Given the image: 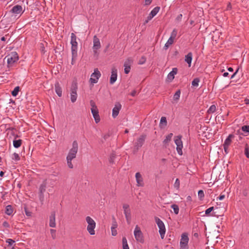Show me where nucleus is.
Segmentation results:
<instances>
[{
    "mask_svg": "<svg viewBox=\"0 0 249 249\" xmlns=\"http://www.w3.org/2000/svg\"><path fill=\"white\" fill-rule=\"evenodd\" d=\"M178 69L176 68H174L172 69V71L168 74L166 80L170 82H171L175 78V75L177 73Z\"/></svg>",
    "mask_w": 249,
    "mask_h": 249,
    "instance_id": "obj_18",
    "label": "nucleus"
},
{
    "mask_svg": "<svg viewBox=\"0 0 249 249\" xmlns=\"http://www.w3.org/2000/svg\"><path fill=\"white\" fill-rule=\"evenodd\" d=\"M228 75H229V73L227 72H224L223 74V76H224V77H227L228 76Z\"/></svg>",
    "mask_w": 249,
    "mask_h": 249,
    "instance_id": "obj_61",
    "label": "nucleus"
},
{
    "mask_svg": "<svg viewBox=\"0 0 249 249\" xmlns=\"http://www.w3.org/2000/svg\"><path fill=\"white\" fill-rule=\"evenodd\" d=\"M181 136H177L174 137L175 142L177 145V151L179 155H182L183 144L181 141Z\"/></svg>",
    "mask_w": 249,
    "mask_h": 249,
    "instance_id": "obj_7",
    "label": "nucleus"
},
{
    "mask_svg": "<svg viewBox=\"0 0 249 249\" xmlns=\"http://www.w3.org/2000/svg\"><path fill=\"white\" fill-rule=\"evenodd\" d=\"M146 61V58L142 56V58L140 59V61H139V64H143V63H145Z\"/></svg>",
    "mask_w": 249,
    "mask_h": 249,
    "instance_id": "obj_48",
    "label": "nucleus"
},
{
    "mask_svg": "<svg viewBox=\"0 0 249 249\" xmlns=\"http://www.w3.org/2000/svg\"><path fill=\"white\" fill-rule=\"evenodd\" d=\"M90 105L91 107V110L98 109L97 107L95 104V103L93 100L90 101Z\"/></svg>",
    "mask_w": 249,
    "mask_h": 249,
    "instance_id": "obj_41",
    "label": "nucleus"
},
{
    "mask_svg": "<svg viewBox=\"0 0 249 249\" xmlns=\"http://www.w3.org/2000/svg\"><path fill=\"white\" fill-rule=\"evenodd\" d=\"M117 227V223H116V222H114L113 223V224H112V226L111 228H112V229H116Z\"/></svg>",
    "mask_w": 249,
    "mask_h": 249,
    "instance_id": "obj_55",
    "label": "nucleus"
},
{
    "mask_svg": "<svg viewBox=\"0 0 249 249\" xmlns=\"http://www.w3.org/2000/svg\"><path fill=\"white\" fill-rule=\"evenodd\" d=\"M224 146V149L225 152L226 153H228L229 152V146Z\"/></svg>",
    "mask_w": 249,
    "mask_h": 249,
    "instance_id": "obj_57",
    "label": "nucleus"
},
{
    "mask_svg": "<svg viewBox=\"0 0 249 249\" xmlns=\"http://www.w3.org/2000/svg\"><path fill=\"white\" fill-rule=\"evenodd\" d=\"M50 232L51 234V236L53 239H55L56 238V231L53 229H51L50 230Z\"/></svg>",
    "mask_w": 249,
    "mask_h": 249,
    "instance_id": "obj_45",
    "label": "nucleus"
},
{
    "mask_svg": "<svg viewBox=\"0 0 249 249\" xmlns=\"http://www.w3.org/2000/svg\"><path fill=\"white\" fill-rule=\"evenodd\" d=\"M72 160L71 159L66 158L67 166L70 169H72L73 168V165L72 163Z\"/></svg>",
    "mask_w": 249,
    "mask_h": 249,
    "instance_id": "obj_33",
    "label": "nucleus"
},
{
    "mask_svg": "<svg viewBox=\"0 0 249 249\" xmlns=\"http://www.w3.org/2000/svg\"><path fill=\"white\" fill-rule=\"evenodd\" d=\"M174 39L169 37L167 42L165 43L163 48L165 50H167L170 45L173 44L174 42Z\"/></svg>",
    "mask_w": 249,
    "mask_h": 249,
    "instance_id": "obj_27",
    "label": "nucleus"
},
{
    "mask_svg": "<svg viewBox=\"0 0 249 249\" xmlns=\"http://www.w3.org/2000/svg\"><path fill=\"white\" fill-rule=\"evenodd\" d=\"M167 124L166 118L165 117H162L160 119V125L161 126H165Z\"/></svg>",
    "mask_w": 249,
    "mask_h": 249,
    "instance_id": "obj_28",
    "label": "nucleus"
},
{
    "mask_svg": "<svg viewBox=\"0 0 249 249\" xmlns=\"http://www.w3.org/2000/svg\"><path fill=\"white\" fill-rule=\"evenodd\" d=\"M22 141L21 140H14L13 141V145L15 148H18L21 144Z\"/></svg>",
    "mask_w": 249,
    "mask_h": 249,
    "instance_id": "obj_31",
    "label": "nucleus"
},
{
    "mask_svg": "<svg viewBox=\"0 0 249 249\" xmlns=\"http://www.w3.org/2000/svg\"><path fill=\"white\" fill-rule=\"evenodd\" d=\"M213 210V207H210L205 211V214L208 215Z\"/></svg>",
    "mask_w": 249,
    "mask_h": 249,
    "instance_id": "obj_47",
    "label": "nucleus"
},
{
    "mask_svg": "<svg viewBox=\"0 0 249 249\" xmlns=\"http://www.w3.org/2000/svg\"><path fill=\"white\" fill-rule=\"evenodd\" d=\"M199 82V79L198 78H195L192 82V86L194 87H197Z\"/></svg>",
    "mask_w": 249,
    "mask_h": 249,
    "instance_id": "obj_39",
    "label": "nucleus"
},
{
    "mask_svg": "<svg viewBox=\"0 0 249 249\" xmlns=\"http://www.w3.org/2000/svg\"><path fill=\"white\" fill-rule=\"evenodd\" d=\"M77 84L76 83H73L71 86L70 93L71 101L72 103H74L77 100Z\"/></svg>",
    "mask_w": 249,
    "mask_h": 249,
    "instance_id": "obj_9",
    "label": "nucleus"
},
{
    "mask_svg": "<svg viewBox=\"0 0 249 249\" xmlns=\"http://www.w3.org/2000/svg\"><path fill=\"white\" fill-rule=\"evenodd\" d=\"M12 158L17 161L19 160L20 159L18 154L16 153H14L12 155Z\"/></svg>",
    "mask_w": 249,
    "mask_h": 249,
    "instance_id": "obj_42",
    "label": "nucleus"
},
{
    "mask_svg": "<svg viewBox=\"0 0 249 249\" xmlns=\"http://www.w3.org/2000/svg\"><path fill=\"white\" fill-rule=\"evenodd\" d=\"M6 213L8 215H11L13 213V209L11 206L8 205L6 207Z\"/></svg>",
    "mask_w": 249,
    "mask_h": 249,
    "instance_id": "obj_32",
    "label": "nucleus"
},
{
    "mask_svg": "<svg viewBox=\"0 0 249 249\" xmlns=\"http://www.w3.org/2000/svg\"><path fill=\"white\" fill-rule=\"evenodd\" d=\"M117 79V70L115 68H112L111 70V75L110 78V83L113 84Z\"/></svg>",
    "mask_w": 249,
    "mask_h": 249,
    "instance_id": "obj_16",
    "label": "nucleus"
},
{
    "mask_svg": "<svg viewBox=\"0 0 249 249\" xmlns=\"http://www.w3.org/2000/svg\"><path fill=\"white\" fill-rule=\"evenodd\" d=\"M160 9V8L159 7H156L151 11L150 14L154 17L157 14Z\"/></svg>",
    "mask_w": 249,
    "mask_h": 249,
    "instance_id": "obj_30",
    "label": "nucleus"
},
{
    "mask_svg": "<svg viewBox=\"0 0 249 249\" xmlns=\"http://www.w3.org/2000/svg\"><path fill=\"white\" fill-rule=\"evenodd\" d=\"M3 175H4V172L3 171H1L0 172V177H3Z\"/></svg>",
    "mask_w": 249,
    "mask_h": 249,
    "instance_id": "obj_62",
    "label": "nucleus"
},
{
    "mask_svg": "<svg viewBox=\"0 0 249 249\" xmlns=\"http://www.w3.org/2000/svg\"><path fill=\"white\" fill-rule=\"evenodd\" d=\"M19 91V87L18 86V87H15V89H14V90L12 92V95L13 96H16L18 95Z\"/></svg>",
    "mask_w": 249,
    "mask_h": 249,
    "instance_id": "obj_36",
    "label": "nucleus"
},
{
    "mask_svg": "<svg viewBox=\"0 0 249 249\" xmlns=\"http://www.w3.org/2000/svg\"><path fill=\"white\" fill-rule=\"evenodd\" d=\"M115 156L114 154H112L110 156V158H109V161L111 163H113V160L115 158Z\"/></svg>",
    "mask_w": 249,
    "mask_h": 249,
    "instance_id": "obj_51",
    "label": "nucleus"
},
{
    "mask_svg": "<svg viewBox=\"0 0 249 249\" xmlns=\"http://www.w3.org/2000/svg\"><path fill=\"white\" fill-rule=\"evenodd\" d=\"M111 233L113 236H116L117 235V232L116 229H113L111 228Z\"/></svg>",
    "mask_w": 249,
    "mask_h": 249,
    "instance_id": "obj_50",
    "label": "nucleus"
},
{
    "mask_svg": "<svg viewBox=\"0 0 249 249\" xmlns=\"http://www.w3.org/2000/svg\"><path fill=\"white\" fill-rule=\"evenodd\" d=\"M137 92L135 90H134L131 93V95L132 96H135L136 95Z\"/></svg>",
    "mask_w": 249,
    "mask_h": 249,
    "instance_id": "obj_59",
    "label": "nucleus"
},
{
    "mask_svg": "<svg viewBox=\"0 0 249 249\" xmlns=\"http://www.w3.org/2000/svg\"><path fill=\"white\" fill-rule=\"evenodd\" d=\"M101 76L100 71L97 68L94 70V72L91 74L89 82L92 85H94L98 82L99 79Z\"/></svg>",
    "mask_w": 249,
    "mask_h": 249,
    "instance_id": "obj_6",
    "label": "nucleus"
},
{
    "mask_svg": "<svg viewBox=\"0 0 249 249\" xmlns=\"http://www.w3.org/2000/svg\"><path fill=\"white\" fill-rule=\"evenodd\" d=\"M123 242V249H129L126 238L125 237H123L122 239Z\"/></svg>",
    "mask_w": 249,
    "mask_h": 249,
    "instance_id": "obj_29",
    "label": "nucleus"
},
{
    "mask_svg": "<svg viewBox=\"0 0 249 249\" xmlns=\"http://www.w3.org/2000/svg\"><path fill=\"white\" fill-rule=\"evenodd\" d=\"M238 71V69L236 71L231 75V79H232L233 78V77L235 76V75L236 74V73H237Z\"/></svg>",
    "mask_w": 249,
    "mask_h": 249,
    "instance_id": "obj_60",
    "label": "nucleus"
},
{
    "mask_svg": "<svg viewBox=\"0 0 249 249\" xmlns=\"http://www.w3.org/2000/svg\"><path fill=\"white\" fill-rule=\"evenodd\" d=\"M225 196L224 195H220V196L218 197V199L219 200H222L225 198Z\"/></svg>",
    "mask_w": 249,
    "mask_h": 249,
    "instance_id": "obj_58",
    "label": "nucleus"
},
{
    "mask_svg": "<svg viewBox=\"0 0 249 249\" xmlns=\"http://www.w3.org/2000/svg\"><path fill=\"white\" fill-rule=\"evenodd\" d=\"M91 111L94 118L96 123H99L100 121V118L99 115L98 109H91Z\"/></svg>",
    "mask_w": 249,
    "mask_h": 249,
    "instance_id": "obj_22",
    "label": "nucleus"
},
{
    "mask_svg": "<svg viewBox=\"0 0 249 249\" xmlns=\"http://www.w3.org/2000/svg\"><path fill=\"white\" fill-rule=\"evenodd\" d=\"M121 108L122 105L120 103L117 102L115 103L114 107L112 109V116L113 118H115L118 115L119 111L121 110Z\"/></svg>",
    "mask_w": 249,
    "mask_h": 249,
    "instance_id": "obj_13",
    "label": "nucleus"
},
{
    "mask_svg": "<svg viewBox=\"0 0 249 249\" xmlns=\"http://www.w3.org/2000/svg\"><path fill=\"white\" fill-rule=\"evenodd\" d=\"M6 242L7 243H8L9 245L11 246L15 242V241L14 240H13L12 239H8L6 240Z\"/></svg>",
    "mask_w": 249,
    "mask_h": 249,
    "instance_id": "obj_49",
    "label": "nucleus"
},
{
    "mask_svg": "<svg viewBox=\"0 0 249 249\" xmlns=\"http://www.w3.org/2000/svg\"><path fill=\"white\" fill-rule=\"evenodd\" d=\"M145 139V136L144 135L141 136L137 140L135 143V148L136 150H138L143 145Z\"/></svg>",
    "mask_w": 249,
    "mask_h": 249,
    "instance_id": "obj_15",
    "label": "nucleus"
},
{
    "mask_svg": "<svg viewBox=\"0 0 249 249\" xmlns=\"http://www.w3.org/2000/svg\"><path fill=\"white\" fill-rule=\"evenodd\" d=\"M3 226L4 227L9 228V224L6 221H5L3 223Z\"/></svg>",
    "mask_w": 249,
    "mask_h": 249,
    "instance_id": "obj_54",
    "label": "nucleus"
},
{
    "mask_svg": "<svg viewBox=\"0 0 249 249\" xmlns=\"http://www.w3.org/2000/svg\"><path fill=\"white\" fill-rule=\"evenodd\" d=\"M246 104L249 106V100H246Z\"/></svg>",
    "mask_w": 249,
    "mask_h": 249,
    "instance_id": "obj_64",
    "label": "nucleus"
},
{
    "mask_svg": "<svg viewBox=\"0 0 249 249\" xmlns=\"http://www.w3.org/2000/svg\"><path fill=\"white\" fill-rule=\"evenodd\" d=\"M182 14H179L178 16V17H177L176 18V20L179 21L181 20V18H182Z\"/></svg>",
    "mask_w": 249,
    "mask_h": 249,
    "instance_id": "obj_53",
    "label": "nucleus"
},
{
    "mask_svg": "<svg viewBox=\"0 0 249 249\" xmlns=\"http://www.w3.org/2000/svg\"><path fill=\"white\" fill-rule=\"evenodd\" d=\"M173 134L170 133L168 135H167L164 140L163 141V142L164 144L166 146L167 145H168L169 142L171 141L172 138L173 137Z\"/></svg>",
    "mask_w": 249,
    "mask_h": 249,
    "instance_id": "obj_25",
    "label": "nucleus"
},
{
    "mask_svg": "<svg viewBox=\"0 0 249 249\" xmlns=\"http://www.w3.org/2000/svg\"><path fill=\"white\" fill-rule=\"evenodd\" d=\"M135 178L137 182V185L138 186L142 187L144 186V183L143 181V178L141 174L138 172L135 174Z\"/></svg>",
    "mask_w": 249,
    "mask_h": 249,
    "instance_id": "obj_17",
    "label": "nucleus"
},
{
    "mask_svg": "<svg viewBox=\"0 0 249 249\" xmlns=\"http://www.w3.org/2000/svg\"><path fill=\"white\" fill-rule=\"evenodd\" d=\"M245 154L247 158H249V147L247 144L245 145Z\"/></svg>",
    "mask_w": 249,
    "mask_h": 249,
    "instance_id": "obj_40",
    "label": "nucleus"
},
{
    "mask_svg": "<svg viewBox=\"0 0 249 249\" xmlns=\"http://www.w3.org/2000/svg\"><path fill=\"white\" fill-rule=\"evenodd\" d=\"M93 50L95 53H96L97 50L101 48V43L99 39L96 36H94L93 39Z\"/></svg>",
    "mask_w": 249,
    "mask_h": 249,
    "instance_id": "obj_12",
    "label": "nucleus"
},
{
    "mask_svg": "<svg viewBox=\"0 0 249 249\" xmlns=\"http://www.w3.org/2000/svg\"><path fill=\"white\" fill-rule=\"evenodd\" d=\"M153 18V17L152 16H151L150 14L149 15H148V16L147 17V19L145 21V22L146 23H147L149 20H150L152 18Z\"/></svg>",
    "mask_w": 249,
    "mask_h": 249,
    "instance_id": "obj_52",
    "label": "nucleus"
},
{
    "mask_svg": "<svg viewBox=\"0 0 249 249\" xmlns=\"http://www.w3.org/2000/svg\"><path fill=\"white\" fill-rule=\"evenodd\" d=\"M216 110V106L215 105H212L207 111L209 114L214 112Z\"/></svg>",
    "mask_w": 249,
    "mask_h": 249,
    "instance_id": "obj_35",
    "label": "nucleus"
},
{
    "mask_svg": "<svg viewBox=\"0 0 249 249\" xmlns=\"http://www.w3.org/2000/svg\"><path fill=\"white\" fill-rule=\"evenodd\" d=\"M241 129L244 132H249V125H243Z\"/></svg>",
    "mask_w": 249,
    "mask_h": 249,
    "instance_id": "obj_43",
    "label": "nucleus"
},
{
    "mask_svg": "<svg viewBox=\"0 0 249 249\" xmlns=\"http://www.w3.org/2000/svg\"><path fill=\"white\" fill-rule=\"evenodd\" d=\"M4 59L7 61L8 67H13L14 64L18 60V56L16 52H13L7 55L5 57Z\"/></svg>",
    "mask_w": 249,
    "mask_h": 249,
    "instance_id": "obj_3",
    "label": "nucleus"
},
{
    "mask_svg": "<svg viewBox=\"0 0 249 249\" xmlns=\"http://www.w3.org/2000/svg\"><path fill=\"white\" fill-rule=\"evenodd\" d=\"M180 182L178 178H177L174 183V187L178 189L179 188Z\"/></svg>",
    "mask_w": 249,
    "mask_h": 249,
    "instance_id": "obj_44",
    "label": "nucleus"
},
{
    "mask_svg": "<svg viewBox=\"0 0 249 249\" xmlns=\"http://www.w3.org/2000/svg\"><path fill=\"white\" fill-rule=\"evenodd\" d=\"M133 61L131 59H128L124 64V72L127 74L130 71V66L132 64Z\"/></svg>",
    "mask_w": 249,
    "mask_h": 249,
    "instance_id": "obj_20",
    "label": "nucleus"
},
{
    "mask_svg": "<svg viewBox=\"0 0 249 249\" xmlns=\"http://www.w3.org/2000/svg\"><path fill=\"white\" fill-rule=\"evenodd\" d=\"M134 234L136 240L139 242L142 243L143 242V237L142 232L140 227L137 225L135 227Z\"/></svg>",
    "mask_w": 249,
    "mask_h": 249,
    "instance_id": "obj_10",
    "label": "nucleus"
},
{
    "mask_svg": "<svg viewBox=\"0 0 249 249\" xmlns=\"http://www.w3.org/2000/svg\"><path fill=\"white\" fill-rule=\"evenodd\" d=\"M49 226L51 227L54 228L56 226L55 213H52L49 218Z\"/></svg>",
    "mask_w": 249,
    "mask_h": 249,
    "instance_id": "obj_21",
    "label": "nucleus"
},
{
    "mask_svg": "<svg viewBox=\"0 0 249 249\" xmlns=\"http://www.w3.org/2000/svg\"><path fill=\"white\" fill-rule=\"evenodd\" d=\"M47 183L46 181H44L39 187L40 200L41 201H43V193L45 192L46 188Z\"/></svg>",
    "mask_w": 249,
    "mask_h": 249,
    "instance_id": "obj_19",
    "label": "nucleus"
},
{
    "mask_svg": "<svg viewBox=\"0 0 249 249\" xmlns=\"http://www.w3.org/2000/svg\"><path fill=\"white\" fill-rule=\"evenodd\" d=\"M228 70L230 71H233V69L232 68H231V67L229 68Z\"/></svg>",
    "mask_w": 249,
    "mask_h": 249,
    "instance_id": "obj_63",
    "label": "nucleus"
},
{
    "mask_svg": "<svg viewBox=\"0 0 249 249\" xmlns=\"http://www.w3.org/2000/svg\"><path fill=\"white\" fill-rule=\"evenodd\" d=\"M78 150V144L77 141H74L72 144V147L69 151L68 154L66 158L70 159L71 160L76 158V154Z\"/></svg>",
    "mask_w": 249,
    "mask_h": 249,
    "instance_id": "obj_4",
    "label": "nucleus"
},
{
    "mask_svg": "<svg viewBox=\"0 0 249 249\" xmlns=\"http://www.w3.org/2000/svg\"><path fill=\"white\" fill-rule=\"evenodd\" d=\"M86 222L88 224L87 230L89 234L93 235L95 233V228L96 227V222L90 216H87L85 218Z\"/></svg>",
    "mask_w": 249,
    "mask_h": 249,
    "instance_id": "obj_2",
    "label": "nucleus"
},
{
    "mask_svg": "<svg viewBox=\"0 0 249 249\" xmlns=\"http://www.w3.org/2000/svg\"><path fill=\"white\" fill-rule=\"evenodd\" d=\"M152 0H145V5H149L151 3Z\"/></svg>",
    "mask_w": 249,
    "mask_h": 249,
    "instance_id": "obj_56",
    "label": "nucleus"
},
{
    "mask_svg": "<svg viewBox=\"0 0 249 249\" xmlns=\"http://www.w3.org/2000/svg\"><path fill=\"white\" fill-rule=\"evenodd\" d=\"M55 90L58 96L61 97L62 96L61 88L58 83L55 84Z\"/></svg>",
    "mask_w": 249,
    "mask_h": 249,
    "instance_id": "obj_26",
    "label": "nucleus"
},
{
    "mask_svg": "<svg viewBox=\"0 0 249 249\" xmlns=\"http://www.w3.org/2000/svg\"><path fill=\"white\" fill-rule=\"evenodd\" d=\"M180 95V91L179 90H178L176 91V92L175 93L173 99L174 100L178 101L179 99Z\"/></svg>",
    "mask_w": 249,
    "mask_h": 249,
    "instance_id": "obj_34",
    "label": "nucleus"
},
{
    "mask_svg": "<svg viewBox=\"0 0 249 249\" xmlns=\"http://www.w3.org/2000/svg\"><path fill=\"white\" fill-rule=\"evenodd\" d=\"M189 238L186 233H183L180 241V249H188V243Z\"/></svg>",
    "mask_w": 249,
    "mask_h": 249,
    "instance_id": "obj_11",
    "label": "nucleus"
},
{
    "mask_svg": "<svg viewBox=\"0 0 249 249\" xmlns=\"http://www.w3.org/2000/svg\"><path fill=\"white\" fill-rule=\"evenodd\" d=\"M234 137V136L232 134H230L229 135L228 138L225 140L224 143L223 144V146H229L231 144V140Z\"/></svg>",
    "mask_w": 249,
    "mask_h": 249,
    "instance_id": "obj_24",
    "label": "nucleus"
},
{
    "mask_svg": "<svg viewBox=\"0 0 249 249\" xmlns=\"http://www.w3.org/2000/svg\"><path fill=\"white\" fill-rule=\"evenodd\" d=\"M71 52L72 55V59L71 64L73 65L76 61L77 56V45L78 43L76 41V36L74 33L71 34Z\"/></svg>",
    "mask_w": 249,
    "mask_h": 249,
    "instance_id": "obj_1",
    "label": "nucleus"
},
{
    "mask_svg": "<svg viewBox=\"0 0 249 249\" xmlns=\"http://www.w3.org/2000/svg\"><path fill=\"white\" fill-rule=\"evenodd\" d=\"M193 55L192 53H189L185 56V61L188 64L189 67L191 66V63L192 60Z\"/></svg>",
    "mask_w": 249,
    "mask_h": 249,
    "instance_id": "obj_23",
    "label": "nucleus"
},
{
    "mask_svg": "<svg viewBox=\"0 0 249 249\" xmlns=\"http://www.w3.org/2000/svg\"><path fill=\"white\" fill-rule=\"evenodd\" d=\"M124 213L127 222L129 224L131 220V213L129 205L127 204H124L123 205Z\"/></svg>",
    "mask_w": 249,
    "mask_h": 249,
    "instance_id": "obj_8",
    "label": "nucleus"
},
{
    "mask_svg": "<svg viewBox=\"0 0 249 249\" xmlns=\"http://www.w3.org/2000/svg\"><path fill=\"white\" fill-rule=\"evenodd\" d=\"M171 208L173 209L174 213L177 214L179 212V208L177 205L173 204L171 206Z\"/></svg>",
    "mask_w": 249,
    "mask_h": 249,
    "instance_id": "obj_37",
    "label": "nucleus"
},
{
    "mask_svg": "<svg viewBox=\"0 0 249 249\" xmlns=\"http://www.w3.org/2000/svg\"><path fill=\"white\" fill-rule=\"evenodd\" d=\"M10 12L15 15V16H17L18 15H21V14L23 13L22 7L20 5H17L14 6L12 8Z\"/></svg>",
    "mask_w": 249,
    "mask_h": 249,
    "instance_id": "obj_14",
    "label": "nucleus"
},
{
    "mask_svg": "<svg viewBox=\"0 0 249 249\" xmlns=\"http://www.w3.org/2000/svg\"><path fill=\"white\" fill-rule=\"evenodd\" d=\"M155 220L159 228V232L161 238L163 239L166 231L165 227L163 222L158 217H155Z\"/></svg>",
    "mask_w": 249,
    "mask_h": 249,
    "instance_id": "obj_5",
    "label": "nucleus"
},
{
    "mask_svg": "<svg viewBox=\"0 0 249 249\" xmlns=\"http://www.w3.org/2000/svg\"><path fill=\"white\" fill-rule=\"evenodd\" d=\"M198 196L200 199H202L204 196V194L202 190H199L198 192Z\"/></svg>",
    "mask_w": 249,
    "mask_h": 249,
    "instance_id": "obj_46",
    "label": "nucleus"
},
{
    "mask_svg": "<svg viewBox=\"0 0 249 249\" xmlns=\"http://www.w3.org/2000/svg\"><path fill=\"white\" fill-rule=\"evenodd\" d=\"M178 33V30L176 29H174L172 32L170 37L175 39Z\"/></svg>",
    "mask_w": 249,
    "mask_h": 249,
    "instance_id": "obj_38",
    "label": "nucleus"
}]
</instances>
